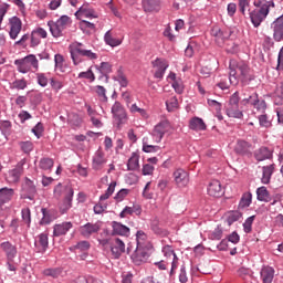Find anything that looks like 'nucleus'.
Instances as JSON below:
<instances>
[{
  "instance_id": "f257e3e1",
  "label": "nucleus",
  "mask_w": 283,
  "mask_h": 283,
  "mask_svg": "<svg viewBox=\"0 0 283 283\" xmlns=\"http://www.w3.org/2000/svg\"><path fill=\"white\" fill-rule=\"evenodd\" d=\"M229 67V81L231 85H238V83L240 82L242 83V85H249V83L253 81V76L251 75V69L247 63L231 60Z\"/></svg>"
},
{
  "instance_id": "f03ea898",
  "label": "nucleus",
  "mask_w": 283,
  "mask_h": 283,
  "mask_svg": "<svg viewBox=\"0 0 283 283\" xmlns=\"http://www.w3.org/2000/svg\"><path fill=\"white\" fill-rule=\"evenodd\" d=\"M254 10L250 12V21L254 28H260L269 17L271 8H275V2L268 0H254Z\"/></svg>"
},
{
  "instance_id": "7ed1b4c3",
  "label": "nucleus",
  "mask_w": 283,
  "mask_h": 283,
  "mask_svg": "<svg viewBox=\"0 0 283 283\" xmlns=\"http://www.w3.org/2000/svg\"><path fill=\"white\" fill-rule=\"evenodd\" d=\"M70 53L74 65H78L83 61L81 56H84L90 61H96V59H98L96 53L92 52V50L85 49L83 44L78 42H75L71 45Z\"/></svg>"
},
{
  "instance_id": "20e7f679",
  "label": "nucleus",
  "mask_w": 283,
  "mask_h": 283,
  "mask_svg": "<svg viewBox=\"0 0 283 283\" xmlns=\"http://www.w3.org/2000/svg\"><path fill=\"white\" fill-rule=\"evenodd\" d=\"M70 53L74 65H78L83 61L81 56H84L90 61H96V59H98L96 53L92 52V50L85 49L83 44L78 42H75L71 45Z\"/></svg>"
},
{
  "instance_id": "39448f33",
  "label": "nucleus",
  "mask_w": 283,
  "mask_h": 283,
  "mask_svg": "<svg viewBox=\"0 0 283 283\" xmlns=\"http://www.w3.org/2000/svg\"><path fill=\"white\" fill-rule=\"evenodd\" d=\"M71 25L72 18H70L69 15H62L60 19H57L56 22H48V27L53 39H61V36H65V30H67Z\"/></svg>"
},
{
  "instance_id": "423d86ee",
  "label": "nucleus",
  "mask_w": 283,
  "mask_h": 283,
  "mask_svg": "<svg viewBox=\"0 0 283 283\" xmlns=\"http://www.w3.org/2000/svg\"><path fill=\"white\" fill-rule=\"evenodd\" d=\"M14 65H17L18 72H20V74H28L32 67L33 70L39 71V60L34 54H30L23 59L15 60Z\"/></svg>"
},
{
  "instance_id": "0eeeda50",
  "label": "nucleus",
  "mask_w": 283,
  "mask_h": 283,
  "mask_svg": "<svg viewBox=\"0 0 283 283\" xmlns=\"http://www.w3.org/2000/svg\"><path fill=\"white\" fill-rule=\"evenodd\" d=\"M226 114L229 118H242L244 114L240 111V93L234 92L226 106Z\"/></svg>"
},
{
  "instance_id": "6e6552de",
  "label": "nucleus",
  "mask_w": 283,
  "mask_h": 283,
  "mask_svg": "<svg viewBox=\"0 0 283 283\" xmlns=\"http://www.w3.org/2000/svg\"><path fill=\"white\" fill-rule=\"evenodd\" d=\"M171 129V124L168 120L159 122L150 133V138L153 143H161L165 138V134L169 133Z\"/></svg>"
},
{
  "instance_id": "1a4fd4ad",
  "label": "nucleus",
  "mask_w": 283,
  "mask_h": 283,
  "mask_svg": "<svg viewBox=\"0 0 283 283\" xmlns=\"http://www.w3.org/2000/svg\"><path fill=\"white\" fill-rule=\"evenodd\" d=\"M53 196L56 200H71L74 199V188L70 185L57 184L54 187Z\"/></svg>"
},
{
  "instance_id": "9d476101",
  "label": "nucleus",
  "mask_w": 283,
  "mask_h": 283,
  "mask_svg": "<svg viewBox=\"0 0 283 283\" xmlns=\"http://www.w3.org/2000/svg\"><path fill=\"white\" fill-rule=\"evenodd\" d=\"M36 197V186L34 181L30 178L24 179V184L22 185L21 198L22 200H31L34 202V198Z\"/></svg>"
},
{
  "instance_id": "9b49d317",
  "label": "nucleus",
  "mask_w": 283,
  "mask_h": 283,
  "mask_svg": "<svg viewBox=\"0 0 283 283\" xmlns=\"http://www.w3.org/2000/svg\"><path fill=\"white\" fill-rule=\"evenodd\" d=\"M101 227H103L101 221H97L95 223L87 222V223L81 226L78 231H80V234L82 235V238L90 239V238H92V235H96V233H98V231H101Z\"/></svg>"
},
{
  "instance_id": "f8f14e48",
  "label": "nucleus",
  "mask_w": 283,
  "mask_h": 283,
  "mask_svg": "<svg viewBox=\"0 0 283 283\" xmlns=\"http://www.w3.org/2000/svg\"><path fill=\"white\" fill-rule=\"evenodd\" d=\"M112 114L113 118L117 120L118 127L127 123V112H125V108L123 107V104H120V102L114 103V105L112 106Z\"/></svg>"
},
{
  "instance_id": "ddd939ff",
  "label": "nucleus",
  "mask_w": 283,
  "mask_h": 283,
  "mask_svg": "<svg viewBox=\"0 0 283 283\" xmlns=\"http://www.w3.org/2000/svg\"><path fill=\"white\" fill-rule=\"evenodd\" d=\"M9 36L12 41H17L19 34H21V30L23 28V22L19 17H12L9 19Z\"/></svg>"
},
{
  "instance_id": "4468645a",
  "label": "nucleus",
  "mask_w": 283,
  "mask_h": 283,
  "mask_svg": "<svg viewBox=\"0 0 283 283\" xmlns=\"http://www.w3.org/2000/svg\"><path fill=\"white\" fill-rule=\"evenodd\" d=\"M27 160L21 159L13 169L8 172V181L9 182H19L21 180V176H23V167L25 166Z\"/></svg>"
},
{
  "instance_id": "2eb2a0df",
  "label": "nucleus",
  "mask_w": 283,
  "mask_h": 283,
  "mask_svg": "<svg viewBox=\"0 0 283 283\" xmlns=\"http://www.w3.org/2000/svg\"><path fill=\"white\" fill-rule=\"evenodd\" d=\"M172 178L177 187H187L189 185V172L182 168H177L172 172Z\"/></svg>"
},
{
  "instance_id": "dca6fc26",
  "label": "nucleus",
  "mask_w": 283,
  "mask_h": 283,
  "mask_svg": "<svg viewBox=\"0 0 283 283\" xmlns=\"http://www.w3.org/2000/svg\"><path fill=\"white\" fill-rule=\"evenodd\" d=\"M111 253L115 260H118L125 253V242L120 238H113L111 241Z\"/></svg>"
},
{
  "instance_id": "f3484780",
  "label": "nucleus",
  "mask_w": 283,
  "mask_h": 283,
  "mask_svg": "<svg viewBox=\"0 0 283 283\" xmlns=\"http://www.w3.org/2000/svg\"><path fill=\"white\" fill-rule=\"evenodd\" d=\"M147 249L145 248H136L133 252V254L130 255L134 264H136V266H140V264H145V262H147L149 254L147 253Z\"/></svg>"
},
{
  "instance_id": "a211bd4d",
  "label": "nucleus",
  "mask_w": 283,
  "mask_h": 283,
  "mask_svg": "<svg viewBox=\"0 0 283 283\" xmlns=\"http://www.w3.org/2000/svg\"><path fill=\"white\" fill-rule=\"evenodd\" d=\"M0 249L3 251L7 260L9 262H14V258H17V245L12 244L10 241H4L0 243Z\"/></svg>"
},
{
  "instance_id": "6ab92c4d",
  "label": "nucleus",
  "mask_w": 283,
  "mask_h": 283,
  "mask_svg": "<svg viewBox=\"0 0 283 283\" xmlns=\"http://www.w3.org/2000/svg\"><path fill=\"white\" fill-rule=\"evenodd\" d=\"M74 227L71 221H64L62 223H56L53 226L54 238H61V235H67L70 230Z\"/></svg>"
},
{
  "instance_id": "aec40b11",
  "label": "nucleus",
  "mask_w": 283,
  "mask_h": 283,
  "mask_svg": "<svg viewBox=\"0 0 283 283\" xmlns=\"http://www.w3.org/2000/svg\"><path fill=\"white\" fill-rule=\"evenodd\" d=\"M107 158H105V153L102 149H97L92 159V167L95 171L103 169V166L106 165Z\"/></svg>"
},
{
  "instance_id": "412c9836",
  "label": "nucleus",
  "mask_w": 283,
  "mask_h": 283,
  "mask_svg": "<svg viewBox=\"0 0 283 283\" xmlns=\"http://www.w3.org/2000/svg\"><path fill=\"white\" fill-rule=\"evenodd\" d=\"M153 66L157 67L155 78H163V76H165V72H167V67H169V63L165 59H156L153 62Z\"/></svg>"
},
{
  "instance_id": "4be33fe9",
  "label": "nucleus",
  "mask_w": 283,
  "mask_h": 283,
  "mask_svg": "<svg viewBox=\"0 0 283 283\" xmlns=\"http://www.w3.org/2000/svg\"><path fill=\"white\" fill-rule=\"evenodd\" d=\"M163 253L167 260H171V271L170 273H174L175 269H178V255H176V252H174V249L170 245H166L163 248Z\"/></svg>"
},
{
  "instance_id": "5701e85b",
  "label": "nucleus",
  "mask_w": 283,
  "mask_h": 283,
  "mask_svg": "<svg viewBox=\"0 0 283 283\" xmlns=\"http://www.w3.org/2000/svg\"><path fill=\"white\" fill-rule=\"evenodd\" d=\"M136 248L138 249H151V243L149 242V239L147 238V234L143 230H138L136 233Z\"/></svg>"
},
{
  "instance_id": "b1692460",
  "label": "nucleus",
  "mask_w": 283,
  "mask_h": 283,
  "mask_svg": "<svg viewBox=\"0 0 283 283\" xmlns=\"http://www.w3.org/2000/svg\"><path fill=\"white\" fill-rule=\"evenodd\" d=\"M208 193L212 196V198H220L223 196L224 191L222 190V185L218 180L210 181L208 186Z\"/></svg>"
},
{
  "instance_id": "393cba45",
  "label": "nucleus",
  "mask_w": 283,
  "mask_h": 283,
  "mask_svg": "<svg viewBox=\"0 0 283 283\" xmlns=\"http://www.w3.org/2000/svg\"><path fill=\"white\" fill-rule=\"evenodd\" d=\"M234 151L239 156L251 154V144L244 139H239L234 146Z\"/></svg>"
},
{
  "instance_id": "a878e982",
  "label": "nucleus",
  "mask_w": 283,
  "mask_h": 283,
  "mask_svg": "<svg viewBox=\"0 0 283 283\" xmlns=\"http://www.w3.org/2000/svg\"><path fill=\"white\" fill-rule=\"evenodd\" d=\"M76 14H78V17H84L85 19H98V13H96L90 4L80 7Z\"/></svg>"
},
{
  "instance_id": "bb28decb",
  "label": "nucleus",
  "mask_w": 283,
  "mask_h": 283,
  "mask_svg": "<svg viewBox=\"0 0 283 283\" xmlns=\"http://www.w3.org/2000/svg\"><path fill=\"white\" fill-rule=\"evenodd\" d=\"M260 274L263 283H273V277H275V269L272 266H263Z\"/></svg>"
},
{
  "instance_id": "cd10ccee",
  "label": "nucleus",
  "mask_w": 283,
  "mask_h": 283,
  "mask_svg": "<svg viewBox=\"0 0 283 283\" xmlns=\"http://www.w3.org/2000/svg\"><path fill=\"white\" fill-rule=\"evenodd\" d=\"M140 169V154L133 153L127 163L128 171H138Z\"/></svg>"
},
{
  "instance_id": "c85d7f7f",
  "label": "nucleus",
  "mask_w": 283,
  "mask_h": 283,
  "mask_svg": "<svg viewBox=\"0 0 283 283\" xmlns=\"http://www.w3.org/2000/svg\"><path fill=\"white\" fill-rule=\"evenodd\" d=\"M244 98L241 101L242 105H253L256 98L259 97L258 93L253 92L251 88L243 90Z\"/></svg>"
},
{
  "instance_id": "c756f323",
  "label": "nucleus",
  "mask_w": 283,
  "mask_h": 283,
  "mask_svg": "<svg viewBox=\"0 0 283 283\" xmlns=\"http://www.w3.org/2000/svg\"><path fill=\"white\" fill-rule=\"evenodd\" d=\"M112 227H113V235H124L128 238L129 227L116 221H113Z\"/></svg>"
},
{
  "instance_id": "7c9ffc66",
  "label": "nucleus",
  "mask_w": 283,
  "mask_h": 283,
  "mask_svg": "<svg viewBox=\"0 0 283 283\" xmlns=\"http://www.w3.org/2000/svg\"><path fill=\"white\" fill-rule=\"evenodd\" d=\"M189 128L193 132H205L207 129V124L200 117H192L189 122Z\"/></svg>"
},
{
  "instance_id": "2f4dec72",
  "label": "nucleus",
  "mask_w": 283,
  "mask_h": 283,
  "mask_svg": "<svg viewBox=\"0 0 283 283\" xmlns=\"http://www.w3.org/2000/svg\"><path fill=\"white\" fill-rule=\"evenodd\" d=\"M50 242L48 239V234L42 233L38 237V240L35 241V247L39 251V253H45V251H48V247H49Z\"/></svg>"
},
{
  "instance_id": "473e14b6",
  "label": "nucleus",
  "mask_w": 283,
  "mask_h": 283,
  "mask_svg": "<svg viewBox=\"0 0 283 283\" xmlns=\"http://www.w3.org/2000/svg\"><path fill=\"white\" fill-rule=\"evenodd\" d=\"M142 149L145 154H158V151L160 150V146H156L151 144V140L149 139V137H144Z\"/></svg>"
},
{
  "instance_id": "72a5a7b5",
  "label": "nucleus",
  "mask_w": 283,
  "mask_h": 283,
  "mask_svg": "<svg viewBox=\"0 0 283 283\" xmlns=\"http://www.w3.org/2000/svg\"><path fill=\"white\" fill-rule=\"evenodd\" d=\"M14 197V189L12 188H1L0 189V203L1 205H7V202H10L12 198Z\"/></svg>"
},
{
  "instance_id": "f704fd0d",
  "label": "nucleus",
  "mask_w": 283,
  "mask_h": 283,
  "mask_svg": "<svg viewBox=\"0 0 283 283\" xmlns=\"http://www.w3.org/2000/svg\"><path fill=\"white\" fill-rule=\"evenodd\" d=\"M273 171H275V167L273 165L262 167V185H269V182H271V176H273Z\"/></svg>"
},
{
  "instance_id": "c9c22d12",
  "label": "nucleus",
  "mask_w": 283,
  "mask_h": 283,
  "mask_svg": "<svg viewBox=\"0 0 283 283\" xmlns=\"http://www.w3.org/2000/svg\"><path fill=\"white\" fill-rule=\"evenodd\" d=\"M104 43H106V45H109L111 48H118V45L123 43V40L114 38V35L112 34V30H108L104 34Z\"/></svg>"
},
{
  "instance_id": "e433bc0d",
  "label": "nucleus",
  "mask_w": 283,
  "mask_h": 283,
  "mask_svg": "<svg viewBox=\"0 0 283 283\" xmlns=\"http://www.w3.org/2000/svg\"><path fill=\"white\" fill-rule=\"evenodd\" d=\"M256 200L259 202H271V192H269L266 187L262 186L256 189Z\"/></svg>"
},
{
  "instance_id": "4c0bfd02",
  "label": "nucleus",
  "mask_w": 283,
  "mask_h": 283,
  "mask_svg": "<svg viewBox=\"0 0 283 283\" xmlns=\"http://www.w3.org/2000/svg\"><path fill=\"white\" fill-rule=\"evenodd\" d=\"M146 12H158L160 10V0H143Z\"/></svg>"
},
{
  "instance_id": "58836bf2",
  "label": "nucleus",
  "mask_w": 283,
  "mask_h": 283,
  "mask_svg": "<svg viewBox=\"0 0 283 283\" xmlns=\"http://www.w3.org/2000/svg\"><path fill=\"white\" fill-rule=\"evenodd\" d=\"M273 156V153L270 151L269 148L266 147H261L254 153V158L259 161L262 163V160H269Z\"/></svg>"
},
{
  "instance_id": "ea45409f",
  "label": "nucleus",
  "mask_w": 283,
  "mask_h": 283,
  "mask_svg": "<svg viewBox=\"0 0 283 283\" xmlns=\"http://www.w3.org/2000/svg\"><path fill=\"white\" fill-rule=\"evenodd\" d=\"M253 202V195L251 192H244L239 201V209H248Z\"/></svg>"
},
{
  "instance_id": "a19ab883",
  "label": "nucleus",
  "mask_w": 283,
  "mask_h": 283,
  "mask_svg": "<svg viewBox=\"0 0 283 283\" xmlns=\"http://www.w3.org/2000/svg\"><path fill=\"white\" fill-rule=\"evenodd\" d=\"M35 78L40 87H48L49 83H51L52 81V77H50V73H35Z\"/></svg>"
},
{
  "instance_id": "79ce46f5",
  "label": "nucleus",
  "mask_w": 283,
  "mask_h": 283,
  "mask_svg": "<svg viewBox=\"0 0 283 283\" xmlns=\"http://www.w3.org/2000/svg\"><path fill=\"white\" fill-rule=\"evenodd\" d=\"M134 213H136V216H140V207H138V206H133V207L126 206L122 210L119 216H120V218H127V216H134Z\"/></svg>"
},
{
  "instance_id": "37998d69",
  "label": "nucleus",
  "mask_w": 283,
  "mask_h": 283,
  "mask_svg": "<svg viewBox=\"0 0 283 283\" xmlns=\"http://www.w3.org/2000/svg\"><path fill=\"white\" fill-rule=\"evenodd\" d=\"M39 167L43 171H52V167H54V159L50 157H43L40 159Z\"/></svg>"
},
{
  "instance_id": "c03bdc74",
  "label": "nucleus",
  "mask_w": 283,
  "mask_h": 283,
  "mask_svg": "<svg viewBox=\"0 0 283 283\" xmlns=\"http://www.w3.org/2000/svg\"><path fill=\"white\" fill-rule=\"evenodd\" d=\"M94 92L97 95V98H98V101H101V103H107V101H108L107 90L104 88V86H101V85L94 86Z\"/></svg>"
},
{
  "instance_id": "a18cd8bd",
  "label": "nucleus",
  "mask_w": 283,
  "mask_h": 283,
  "mask_svg": "<svg viewBox=\"0 0 283 283\" xmlns=\"http://www.w3.org/2000/svg\"><path fill=\"white\" fill-rule=\"evenodd\" d=\"M258 119L260 127H263L264 129H270V127H273V122L269 115L262 113Z\"/></svg>"
},
{
  "instance_id": "49530a36",
  "label": "nucleus",
  "mask_w": 283,
  "mask_h": 283,
  "mask_svg": "<svg viewBox=\"0 0 283 283\" xmlns=\"http://www.w3.org/2000/svg\"><path fill=\"white\" fill-rule=\"evenodd\" d=\"M72 200L74 199H60L59 209L60 213H67L72 209Z\"/></svg>"
},
{
  "instance_id": "de8ad7c7",
  "label": "nucleus",
  "mask_w": 283,
  "mask_h": 283,
  "mask_svg": "<svg viewBox=\"0 0 283 283\" xmlns=\"http://www.w3.org/2000/svg\"><path fill=\"white\" fill-rule=\"evenodd\" d=\"M128 109L130 114H139L142 118H145V119L149 118V113H147L145 108L138 107V105L136 104H132L130 106H128Z\"/></svg>"
},
{
  "instance_id": "09e8293b",
  "label": "nucleus",
  "mask_w": 283,
  "mask_h": 283,
  "mask_svg": "<svg viewBox=\"0 0 283 283\" xmlns=\"http://www.w3.org/2000/svg\"><path fill=\"white\" fill-rule=\"evenodd\" d=\"M0 132L2 136H10V132H12V122L0 120Z\"/></svg>"
},
{
  "instance_id": "8fccbe9b",
  "label": "nucleus",
  "mask_w": 283,
  "mask_h": 283,
  "mask_svg": "<svg viewBox=\"0 0 283 283\" xmlns=\"http://www.w3.org/2000/svg\"><path fill=\"white\" fill-rule=\"evenodd\" d=\"M80 29L83 30L86 34H90V32H94V30H96V24L87 20H82L80 22Z\"/></svg>"
},
{
  "instance_id": "3c124183",
  "label": "nucleus",
  "mask_w": 283,
  "mask_h": 283,
  "mask_svg": "<svg viewBox=\"0 0 283 283\" xmlns=\"http://www.w3.org/2000/svg\"><path fill=\"white\" fill-rule=\"evenodd\" d=\"M114 191H116V181H112L106 189L105 193L101 195L99 200H109V197L114 195Z\"/></svg>"
},
{
  "instance_id": "603ef678",
  "label": "nucleus",
  "mask_w": 283,
  "mask_h": 283,
  "mask_svg": "<svg viewBox=\"0 0 283 283\" xmlns=\"http://www.w3.org/2000/svg\"><path fill=\"white\" fill-rule=\"evenodd\" d=\"M61 273H63V270L61 268H49L43 271V275L46 277H59L61 276Z\"/></svg>"
},
{
  "instance_id": "864d4df0",
  "label": "nucleus",
  "mask_w": 283,
  "mask_h": 283,
  "mask_svg": "<svg viewBox=\"0 0 283 283\" xmlns=\"http://www.w3.org/2000/svg\"><path fill=\"white\" fill-rule=\"evenodd\" d=\"M25 87H28V81H25V78H21V80H15L10 84V90H25Z\"/></svg>"
},
{
  "instance_id": "5fc2aeb1",
  "label": "nucleus",
  "mask_w": 283,
  "mask_h": 283,
  "mask_svg": "<svg viewBox=\"0 0 283 283\" xmlns=\"http://www.w3.org/2000/svg\"><path fill=\"white\" fill-rule=\"evenodd\" d=\"M252 107H254L256 112H260V114H264V112H266V102L258 97L255 102L252 104Z\"/></svg>"
},
{
  "instance_id": "6e6d98bb",
  "label": "nucleus",
  "mask_w": 283,
  "mask_h": 283,
  "mask_svg": "<svg viewBox=\"0 0 283 283\" xmlns=\"http://www.w3.org/2000/svg\"><path fill=\"white\" fill-rule=\"evenodd\" d=\"M166 107L168 112H176L178 109V97L172 96L166 101Z\"/></svg>"
},
{
  "instance_id": "4d7b16f0",
  "label": "nucleus",
  "mask_w": 283,
  "mask_h": 283,
  "mask_svg": "<svg viewBox=\"0 0 283 283\" xmlns=\"http://www.w3.org/2000/svg\"><path fill=\"white\" fill-rule=\"evenodd\" d=\"M22 220L27 227H30L32 222V213L30 211V208H23L21 211Z\"/></svg>"
},
{
  "instance_id": "13d9d810",
  "label": "nucleus",
  "mask_w": 283,
  "mask_h": 283,
  "mask_svg": "<svg viewBox=\"0 0 283 283\" xmlns=\"http://www.w3.org/2000/svg\"><path fill=\"white\" fill-rule=\"evenodd\" d=\"M255 221V216H251L243 222L244 233H251L253 231V222Z\"/></svg>"
},
{
  "instance_id": "bf43d9fd",
  "label": "nucleus",
  "mask_w": 283,
  "mask_h": 283,
  "mask_svg": "<svg viewBox=\"0 0 283 283\" xmlns=\"http://www.w3.org/2000/svg\"><path fill=\"white\" fill-rule=\"evenodd\" d=\"M114 81H116L120 87H127L129 85V81L127 80V76L123 74V72H118L117 75L114 77Z\"/></svg>"
},
{
  "instance_id": "052dcab7",
  "label": "nucleus",
  "mask_w": 283,
  "mask_h": 283,
  "mask_svg": "<svg viewBox=\"0 0 283 283\" xmlns=\"http://www.w3.org/2000/svg\"><path fill=\"white\" fill-rule=\"evenodd\" d=\"M242 218V213L240 211H232L228 214L227 222L229 226L233 224V222H238Z\"/></svg>"
},
{
  "instance_id": "680f3d73",
  "label": "nucleus",
  "mask_w": 283,
  "mask_h": 283,
  "mask_svg": "<svg viewBox=\"0 0 283 283\" xmlns=\"http://www.w3.org/2000/svg\"><path fill=\"white\" fill-rule=\"evenodd\" d=\"M77 78H86L87 81H91V83L96 81V76L94 75V72H92V69H88L86 72H81L77 75Z\"/></svg>"
},
{
  "instance_id": "e2e57ef3",
  "label": "nucleus",
  "mask_w": 283,
  "mask_h": 283,
  "mask_svg": "<svg viewBox=\"0 0 283 283\" xmlns=\"http://www.w3.org/2000/svg\"><path fill=\"white\" fill-rule=\"evenodd\" d=\"M20 148L24 154H30L31 151L34 150V144L30 140L21 142Z\"/></svg>"
},
{
  "instance_id": "0e129e2a",
  "label": "nucleus",
  "mask_w": 283,
  "mask_h": 283,
  "mask_svg": "<svg viewBox=\"0 0 283 283\" xmlns=\"http://www.w3.org/2000/svg\"><path fill=\"white\" fill-rule=\"evenodd\" d=\"M129 196V189L127 188H122L114 197V200L117 202H123Z\"/></svg>"
},
{
  "instance_id": "69168bd1",
  "label": "nucleus",
  "mask_w": 283,
  "mask_h": 283,
  "mask_svg": "<svg viewBox=\"0 0 283 283\" xmlns=\"http://www.w3.org/2000/svg\"><path fill=\"white\" fill-rule=\"evenodd\" d=\"M32 134H34V136L36 138H41V136H43V132H45V128L43 127V123H38L32 129H31Z\"/></svg>"
},
{
  "instance_id": "338daca9",
  "label": "nucleus",
  "mask_w": 283,
  "mask_h": 283,
  "mask_svg": "<svg viewBox=\"0 0 283 283\" xmlns=\"http://www.w3.org/2000/svg\"><path fill=\"white\" fill-rule=\"evenodd\" d=\"M210 240H222V230L220 227H217L213 231L208 233Z\"/></svg>"
},
{
  "instance_id": "774afa93",
  "label": "nucleus",
  "mask_w": 283,
  "mask_h": 283,
  "mask_svg": "<svg viewBox=\"0 0 283 283\" xmlns=\"http://www.w3.org/2000/svg\"><path fill=\"white\" fill-rule=\"evenodd\" d=\"M98 70L101 72V74H111L112 64H109V62H102Z\"/></svg>"
}]
</instances>
